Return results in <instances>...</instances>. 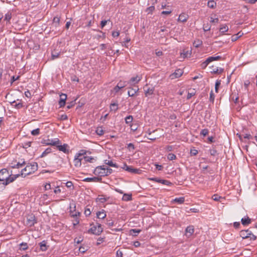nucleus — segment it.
Returning <instances> with one entry per match:
<instances>
[{
	"mask_svg": "<svg viewBox=\"0 0 257 257\" xmlns=\"http://www.w3.org/2000/svg\"><path fill=\"white\" fill-rule=\"evenodd\" d=\"M38 169V164L36 162L29 163L26 167L21 170V175L25 177L36 172Z\"/></svg>",
	"mask_w": 257,
	"mask_h": 257,
	"instance_id": "1",
	"label": "nucleus"
},
{
	"mask_svg": "<svg viewBox=\"0 0 257 257\" xmlns=\"http://www.w3.org/2000/svg\"><path fill=\"white\" fill-rule=\"evenodd\" d=\"M240 236L243 239L249 238L250 240H254L256 239V236L253 234L251 231L248 229L242 230L240 231Z\"/></svg>",
	"mask_w": 257,
	"mask_h": 257,
	"instance_id": "2",
	"label": "nucleus"
},
{
	"mask_svg": "<svg viewBox=\"0 0 257 257\" xmlns=\"http://www.w3.org/2000/svg\"><path fill=\"white\" fill-rule=\"evenodd\" d=\"M103 231V228L100 224L97 223L96 226L92 227L88 230V232L95 235H99Z\"/></svg>",
	"mask_w": 257,
	"mask_h": 257,
	"instance_id": "3",
	"label": "nucleus"
},
{
	"mask_svg": "<svg viewBox=\"0 0 257 257\" xmlns=\"http://www.w3.org/2000/svg\"><path fill=\"white\" fill-rule=\"evenodd\" d=\"M93 173L95 175L100 176L99 177L102 176H106V174L105 172V168L103 166H98L96 167V168L94 170Z\"/></svg>",
	"mask_w": 257,
	"mask_h": 257,
	"instance_id": "4",
	"label": "nucleus"
},
{
	"mask_svg": "<svg viewBox=\"0 0 257 257\" xmlns=\"http://www.w3.org/2000/svg\"><path fill=\"white\" fill-rule=\"evenodd\" d=\"M37 223V220L34 215L31 214L27 216L26 224L29 227L33 226Z\"/></svg>",
	"mask_w": 257,
	"mask_h": 257,
	"instance_id": "5",
	"label": "nucleus"
},
{
	"mask_svg": "<svg viewBox=\"0 0 257 257\" xmlns=\"http://www.w3.org/2000/svg\"><path fill=\"white\" fill-rule=\"evenodd\" d=\"M20 175H21V174H16V175H10L9 174V176H7L4 183H2V184L4 185H7L9 184V183L13 182L14 180H15L16 179V178H17Z\"/></svg>",
	"mask_w": 257,
	"mask_h": 257,
	"instance_id": "6",
	"label": "nucleus"
},
{
	"mask_svg": "<svg viewBox=\"0 0 257 257\" xmlns=\"http://www.w3.org/2000/svg\"><path fill=\"white\" fill-rule=\"evenodd\" d=\"M20 175H21V174H16V175H10L9 174V176H7L4 183H2V184L4 185H7L9 184V183L13 182L14 180H15L16 179V178H17Z\"/></svg>",
	"mask_w": 257,
	"mask_h": 257,
	"instance_id": "7",
	"label": "nucleus"
},
{
	"mask_svg": "<svg viewBox=\"0 0 257 257\" xmlns=\"http://www.w3.org/2000/svg\"><path fill=\"white\" fill-rule=\"evenodd\" d=\"M81 155H80V156L76 155L75 156L73 162L74 166L76 168L80 167L82 165V163H83V162H82L83 161V159Z\"/></svg>",
	"mask_w": 257,
	"mask_h": 257,
	"instance_id": "8",
	"label": "nucleus"
},
{
	"mask_svg": "<svg viewBox=\"0 0 257 257\" xmlns=\"http://www.w3.org/2000/svg\"><path fill=\"white\" fill-rule=\"evenodd\" d=\"M9 176V171L7 169H3L0 170V181L4 183L7 176Z\"/></svg>",
	"mask_w": 257,
	"mask_h": 257,
	"instance_id": "9",
	"label": "nucleus"
},
{
	"mask_svg": "<svg viewBox=\"0 0 257 257\" xmlns=\"http://www.w3.org/2000/svg\"><path fill=\"white\" fill-rule=\"evenodd\" d=\"M56 147L60 151H62L65 154L69 153V146L66 144H64L63 145H61V144L57 145Z\"/></svg>",
	"mask_w": 257,
	"mask_h": 257,
	"instance_id": "10",
	"label": "nucleus"
},
{
	"mask_svg": "<svg viewBox=\"0 0 257 257\" xmlns=\"http://www.w3.org/2000/svg\"><path fill=\"white\" fill-rule=\"evenodd\" d=\"M123 169L126 171L134 174H140L141 172V170L138 169L134 168L131 166H128L126 164H124Z\"/></svg>",
	"mask_w": 257,
	"mask_h": 257,
	"instance_id": "11",
	"label": "nucleus"
},
{
	"mask_svg": "<svg viewBox=\"0 0 257 257\" xmlns=\"http://www.w3.org/2000/svg\"><path fill=\"white\" fill-rule=\"evenodd\" d=\"M191 55V52L189 51H186L183 50L182 52L180 53V61H183L186 58L190 57Z\"/></svg>",
	"mask_w": 257,
	"mask_h": 257,
	"instance_id": "12",
	"label": "nucleus"
},
{
	"mask_svg": "<svg viewBox=\"0 0 257 257\" xmlns=\"http://www.w3.org/2000/svg\"><path fill=\"white\" fill-rule=\"evenodd\" d=\"M67 99V95L65 94L62 93L60 95V100L59 101V104L60 107H63L66 103V100Z\"/></svg>",
	"mask_w": 257,
	"mask_h": 257,
	"instance_id": "13",
	"label": "nucleus"
},
{
	"mask_svg": "<svg viewBox=\"0 0 257 257\" xmlns=\"http://www.w3.org/2000/svg\"><path fill=\"white\" fill-rule=\"evenodd\" d=\"M183 74V71L181 69H178L175 72L170 75V77L171 79H173L180 77Z\"/></svg>",
	"mask_w": 257,
	"mask_h": 257,
	"instance_id": "14",
	"label": "nucleus"
},
{
	"mask_svg": "<svg viewBox=\"0 0 257 257\" xmlns=\"http://www.w3.org/2000/svg\"><path fill=\"white\" fill-rule=\"evenodd\" d=\"M144 89L146 96H148L153 94L154 91V87H148L147 85L144 86Z\"/></svg>",
	"mask_w": 257,
	"mask_h": 257,
	"instance_id": "15",
	"label": "nucleus"
},
{
	"mask_svg": "<svg viewBox=\"0 0 257 257\" xmlns=\"http://www.w3.org/2000/svg\"><path fill=\"white\" fill-rule=\"evenodd\" d=\"M85 182H101L102 179L101 177H94L92 178H86L83 180Z\"/></svg>",
	"mask_w": 257,
	"mask_h": 257,
	"instance_id": "16",
	"label": "nucleus"
},
{
	"mask_svg": "<svg viewBox=\"0 0 257 257\" xmlns=\"http://www.w3.org/2000/svg\"><path fill=\"white\" fill-rule=\"evenodd\" d=\"M17 100L19 101L18 103H17L15 100L10 102V103H11V105L14 106L17 109H20L22 108L24 106L23 105V103H22L21 100H19V99H18Z\"/></svg>",
	"mask_w": 257,
	"mask_h": 257,
	"instance_id": "17",
	"label": "nucleus"
},
{
	"mask_svg": "<svg viewBox=\"0 0 257 257\" xmlns=\"http://www.w3.org/2000/svg\"><path fill=\"white\" fill-rule=\"evenodd\" d=\"M141 77L137 76L136 77H133L131 78V79L130 80L128 83H129L130 85L135 84L136 83H138L141 80Z\"/></svg>",
	"mask_w": 257,
	"mask_h": 257,
	"instance_id": "18",
	"label": "nucleus"
},
{
	"mask_svg": "<svg viewBox=\"0 0 257 257\" xmlns=\"http://www.w3.org/2000/svg\"><path fill=\"white\" fill-rule=\"evenodd\" d=\"M61 142L58 139H56L54 140H48V142L46 143L47 145L57 146V145L60 144Z\"/></svg>",
	"mask_w": 257,
	"mask_h": 257,
	"instance_id": "19",
	"label": "nucleus"
},
{
	"mask_svg": "<svg viewBox=\"0 0 257 257\" xmlns=\"http://www.w3.org/2000/svg\"><path fill=\"white\" fill-rule=\"evenodd\" d=\"M189 16L185 13H182L179 15L178 21L181 22H185L187 21Z\"/></svg>",
	"mask_w": 257,
	"mask_h": 257,
	"instance_id": "20",
	"label": "nucleus"
},
{
	"mask_svg": "<svg viewBox=\"0 0 257 257\" xmlns=\"http://www.w3.org/2000/svg\"><path fill=\"white\" fill-rule=\"evenodd\" d=\"M241 222L242 225L246 226L248 225L251 223V219L248 217L242 218L241 219Z\"/></svg>",
	"mask_w": 257,
	"mask_h": 257,
	"instance_id": "21",
	"label": "nucleus"
},
{
	"mask_svg": "<svg viewBox=\"0 0 257 257\" xmlns=\"http://www.w3.org/2000/svg\"><path fill=\"white\" fill-rule=\"evenodd\" d=\"M96 216L98 218L104 219L105 218L106 214L104 210H102L101 211H98L96 213Z\"/></svg>",
	"mask_w": 257,
	"mask_h": 257,
	"instance_id": "22",
	"label": "nucleus"
},
{
	"mask_svg": "<svg viewBox=\"0 0 257 257\" xmlns=\"http://www.w3.org/2000/svg\"><path fill=\"white\" fill-rule=\"evenodd\" d=\"M108 197L105 198L103 195H99L98 197L96 199V201H99L101 203H104L108 199Z\"/></svg>",
	"mask_w": 257,
	"mask_h": 257,
	"instance_id": "23",
	"label": "nucleus"
},
{
	"mask_svg": "<svg viewBox=\"0 0 257 257\" xmlns=\"http://www.w3.org/2000/svg\"><path fill=\"white\" fill-rule=\"evenodd\" d=\"M221 57L220 56H211V57H209L208 58H207V62H209V63L213 61H216V60H219L220 59H221Z\"/></svg>",
	"mask_w": 257,
	"mask_h": 257,
	"instance_id": "24",
	"label": "nucleus"
},
{
	"mask_svg": "<svg viewBox=\"0 0 257 257\" xmlns=\"http://www.w3.org/2000/svg\"><path fill=\"white\" fill-rule=\"evenodd\" d=\"M228 27L226 25H222L220 26L219 31L222 34H224L225 32H227Z\"/></svg>",
	"mask_w": 257,
	"mask_h": 257,
	"instance_id": "25",
	"label": "nucleus"
},
{
	"mask_svg": "<svg viewBox=\"0 0 257 257\" xmlns=\"http://www.w3.org/2000/svg\"><path fill=\"white\" fill-rule=\"evenodd\" d=\"M207 6L209 8L214 9L216 6V2L213 0L209 1L207 3Z\"/></svg>",
	"mask_w": 257,
	"mask_h": 257,
	"instance_id": "26",
	"label": "nucleus"
},
{
	"mask_svg": "<svg viewBox=\"0 0 257 257\" xmlns=\"http://www.w3.org/2000/svg\"><path fill=\"white\" fill-rule=\"evenodd\" d=\"M185 201V198L184 197L179 198H176L172 202H176L178 204H183Z\"/></svg>",
	"mask_w": 257,
	"mask_h": 257,
	"instance_id": "27",
	"label": "nucleus"
},
{
	"mask_svg": "<svg viewBox=\"0 0 257 257\" xmlns=\"http://www.w3.org/2000/svg\"><path fill=\"white\" fill-rule=\"evenodd\" d=\"M104 164H105L106 165H107L110 167H115L116 168H118V165L115 163H113V162L112 161L105 160Z\"/></svg>",
	"mask_w": 257,
	"mask_h": 257,
	"instance_id": "28",
	"label": "nucleus"
},
{
	"mask_svg": "<svg viewBox=\"0 0 257 257\" xmlns=\"http://www.w3.org/2000/svg\"><path fill=\"white\" fill-rule=\"evenodd\" d=\"M194 231V229L193 226H189L186 229V232L187 233H189V235H191Z\"/></svg>",
	"mask_w": 257,
	"mask_h": 257,
	"instance_id": "29",
	"label": "nucleus"
},
{
	"mask_svg": "<svg viewBox=\"0 0 257 257\" xmlns=\"http://www.w3.org/2000/svg\"><path fill=\"white\" fill-rule=\"evenodd\" d=\"M122 200L125 201H131L132 200V194H124L122 198Z\"/></svg>",
	"mask_w": 257,
	"mask_h": 257,
	"instance_id": "30",
	"label": "nucleus"
},
{
	"mask_svg": "<svg viewBox=\"0 0 257 257\" xmlns=\"http://www.w3.org/2000/svg\"><path fill=\"white\" fill-rule=\"evenodd\" d=\"M95 132L97 134V135L100 136H102L104 134V131L103 130V128L102 126H98L96 128Z\"/></svg>",
	"mask_w": 257,
	"mask_h": 257,
	"instance_id": "31",
	"label": "nucleus"
},
{
	"mask_svg": "<svg viewBox=\"0 0 257 257\" xmlns=\"http://www.w3.org/2000/svg\"><path fill=\"white\" fill-rule=\"evenodd\" d=\"M26 164V163L24 161L22 162H18L17 164L12 165L11 167L13 168H19L20 167H23L24 165Z\"/></svg>",
	"mask_w": 257,
	"mask_h": 257,
	"instance_id": "32",
	"label": "nucleus"
},
{
	"mask_svg": "<svg viewBox=\"0 0 257 257\" xmlns=\"http://www.w3.org/2000/svg\"><path fill=\"white\" fill-rule=\"evenodd\" d=\"M40 249L42 251H45L47 249V247L46 245V242L45 241H43L40 243Z\"/></svg>",
	"mask_w": 257,
	"mask_h": 257,
	"instance_id": "33",
	"label": "nucleus"
},
{
	"mask_svg": "<svg viewBox=\"0 0 257 257\" xmlns=\"http://www.w3.org/2000/svg\"><path fill=\"white\" fill-rule=\"evenodd\" d=\"M242 34H243L242 33H241V32H239L236 35H233L231 37V40H232V41H236L239 37H240L242 36Z\"/></svg>",
	"mask_w": 257,
	"mask_h": 257,
	"instance_id": "34",
	"label": "nucleus"
},
{
	"mask_svg": "<svg viewBox=\"0 0 257 257\" xmlns=\"http://www.w3.org/2000/svg\"><path fill=\"white\" fill-rule=\"evenodd\" d=\"M196 93V91L195 89H191L189 92H188L187 96V99H190L192 96L195 95Z\"/></svg>",
	"mask_w": 257,
	"mask_h": 257,
	"instance_id": "35",
	"label": "nucleus"
},
{
	"mask_svg": "<svg viewBox=\"0 0 257 257\" xmlns=\"http://www.w3.org/2000/svg\"><path fill=\"white\" fill-rule=\"evenodd\" d=\"M202 44V42L201 40L199 39H196L194 41L193 43V45L196 48L199 47Z\"/></svg>",
	"mask_w": 257,
	"mask_h": 257,
	"instance_id": "36",
	"label": "nucleus"
},
{
	"mask_svg": "<svg viewBox=\"0 0 257 257\" xmlns=\"http://www.w3.org/2000/svg\"><path fill=\"white\" fill-rule=\"evenodd\" d=\"M139 90L138 88H132L131 90L128 91L127 93L129 96H133Z\"/></svg>",
	"mask_w": 257,
	"mask_h": 257,
	"instance_id": "37",
	"label": "nucleus"
},
{
	"mask_svg": "<svg viewBox=\"0 0 257 257\" xmlns=\"http://www.w3.org/2000/svg\"><path fill=\"white\" fill-rule=\"evenodd\" d=\"M117 105V104L115 103H111L110 105V110L116 111L118 109Z\"/></svg>",
	"mask_w": 257,
	"mask_h": 257,
	"instance_id": "38",
	"label": "nucleus"
},
{
	"mask_svg": "<svg viewBox=\"0 0 257 257\" xmlns=\"http://www.w3.org/2000/svg\"><path fill=\"white\" fill-rule=\"evenodd\" d=\"M53 22L55 24V26L57 27L59 25L60 23V17H55L53 18Z\"/></svg>",
	"mask_w": 257,
	"mask_h": 257,
	"instance_id": "39",
	"label": "nucleus"
},
{
	"mask_svg": "<svg viewBox=\"0 0 257 257\" xmlns=\"http://www.w3.org/2000/svg\"><path fill=\"white\" fill-rule=\"evenodd\" d=\"M52 149L50 148L46 149L42 154L41 157H44L51 152Z\"/></svg>",
	"mask_w": 257,
	"mask_h": 257,
	"instance_id": "40",
	"label": "nucleus"
},
{
	"mask_svg": "<svg viewBox=\"0 0 257 257\" xmlns=\"http://www.w3.org/2000/svg\"><path fill=\"white\" fill-rule=\"evenodd\" d=\"M117 85L121 89L127 85V82L126 81H119Z\"/></svg>",
	"mask_w": 257,
	"mask_h": 257,
	"instance_id": "41",
	"label": "nucleus"
},
{
	"mask_svg": "<svg viewBox=\"0 0 257 257\" xmlns=\"http://www.w3.org/2000/svg\"><path fill=\"white\" fill-rule=\"evenodd\" d=\"M133 120V117L132 115H128L126 116L125 118V123L127 124L131 123Z\"/></svg>",
	"mask_w": 257,
	"mask_h": 257,
	"instance_id": "42",
	"label": "nucleus"
},
{
	"mask_svg": "<svg viewBox=\"0 0 257 257\" xmlns=\"http://www.w3.org/2000/svg\"><path fill=\"white\" fill-rule=\"evenodd\" d=\"M167 158L168 160H169L170 161H172V160H175L176 159V156L174 154L170 153L168 154V155L167 156Z\"/></svg>",
	"mask_w": 257,
	"mask_h": 257,
	"instance_id": "43",
	"label": "nucleus"
},
{
	"mask_svg": "<svg viewBox=\"0 0 257 257\" xmlns=\"http://www.w3.org/2000/svg\"><path fill=\"white\" fill-rule=\"evenodd\" d=\"M83 159L85 162H92L94 159L91 156H85Z\"/></svg>",
	"mask_w": 257,
	"mask_h": 257,
	"instance_id": "44",
	"label": "nucleus"
},
{
	"mask_svg": "<svg viewBox=\"0 0 257 257\" xmlns=\"http://www.w3.org/2000/svg\"><path fill=\"white\" fill-rule=\"evenodd\" d=\"M70 214H71L72 217H77L78 216H79L80 214V213L79 211H76L75 210H74V211H70Z\"/></svg>",
	"mask_w": 257,
	"mask_h": 257,
	"instance_id": "45",
	"label": "nucleus"
},
{
	"mask_svg": "<svg viewBox=\"0 0 257 257\" xmlns=\"http://www.w3.org/2000/svg\"><path fill=\"white\" fill-rule=\"evenodd\" d=\"M141 230L140 229H132L130 230V232L131 234H133L134 236H136V233H139Z\"/></svg>",
	"mask_w": 257,
	"mask_h": 257,
	"instance_id": "46",
	"label": "nucleus"
},
{
	"mask_svg": "<svg viewBox=\"0 0 257 257\" xmlns=\"http://www.w3.org/2000/svg\"><path fill=\"white\" fill-rule=\"evenodd\" d=\"M209 64V62H207V59H206L204 62L201 64L200 66L202 69H205Z\"/></svg>",
	"mask_w": 257,
	"mask_h": 257,
	"instance_id": "47",
	"label": "nucleus"
},
{
	"mask_svg": "<svg viewBox=\"0 0 257 257\" xmlns=\"http://www.w3.org/2000/svg\"><path fill=\"white\" fill-rule=\"evenodd\" d=\"M86 151L85 150H81L79 151V152L78 153H77L75 155L79 156V155H80V156L81 155L82 157V158H84V157H85L84 155L86 154Z\"/></svg>",
	"mask_w": 257,
	"mask_h": 257,
	"instance_id": "48",
	"label": "nucleus"
},
{
	"mask_svg": "<svg viewBox=\"0 0 257 257\" xmlns=\"http://www.w3.org/2000/svg\"><path fill=\"white\" fill-rule=\"evenodd\" d=\"M212 198L214 200V201H219L220 199H222V197L220 196H219L217 194H214L212 196Z\"/></svg>",
	"mask_w": 257,
	"mask_h": 257,
	"instance_id": "49",
	"label": "nucleus"
},
{
	"mask_svg": "<svg viewBox=\"0 0 257 257\" xmlns=\"http://www.w3.org/2000/svg\"><path fill=\"white\" fill-rule=\"evenodd\" d=\"M31 134L33 136H37L40 134V129L39 128L33 130L31 132Z\"/></svg>",
	"mask_w": 257,
	"mask_h": 257,
	"instance_id": "50",
	"label": "nucleus"
},
{
	"mask_svg": "<svg viewBox=\"0 0 257 257\" xmlns=\"http://www.w3.org/2000/svg\"><path fill=\"white\" fill-rule=\"evenodd\" d=\"M155 10V7L152 6L146 9V12H148V14H151Z\"/></svg>",
	"mask_w": 257,
	"mask_h": 257,
	"instance_id": "51",
	"label": "nucleus"
},
{
	"mask_svg": "<svg viewBox=\"0 0 257 257\" xmlns=\"http://www.w3.org/2000/svg\"><path fill=\"white\" fill-rule=\"evenodd\" d=\"M208 130L206 128L203 129L201 130L200 132V135L203 136L204 137L207 136L208 134Z\"/></svg>",
	"mask_w": 257,
	"mask_h": 257,
	"instance_id": "52",
	"label": "nucleus"
},
{
	"mask_svg": "<svg viewBox=\"0 0 257 257\" xmlns=\"http://www.w3.org/2000/svg\"><path fill=\"white\" fill-rule=\"evenodd\" d=\"M148 179L151 181H153L156 182L161 183L162 179H161L159 178H149Z\"/></svg>",
	"mask_w": 257,
	"mask_h": 257,
	"instance_id": "53",
	"label": "nucleus"
},
{
	"mask_svg": "<svg viewBox=\"0 0 257 257\" xmlns=\"http://www.w3.org/2000/svg\"><path fill=\"white\" fill-rule=\"evenodd\" d=\"M11 18H12L11 13H8L7 14H6L5 15V20L7 21H9L11 19Z\"/></svg>",
	"mask_w": 257,
	"mask_h": 257,
	"instance_id": "54",
	"label": "nucleus"
},
{
	"mask_svg": "<svg viewBox=\"0 0 257 257\" xmlns=\"http://www.w3.org/2000/svg\"><path fill=\"white\" fill-rule=\"evenodd\" d=\"M161 184H164V185H167V186H170V185H171L172 184V183L170 182V181H168V180L162 179V180H161Z\"/></svg>",
	"mask_w": 257,
	"mask_h": 257,
	"instance_id": "55",
	"label": "nucleus"
},
{
	"mask_svg": "<svg viewBox=\"0 0 257 257\" xmlns=\"http://www.w3.org/2000/svg\"><path fill=\"white\" fill-rule=\"evenodd\" d=\"M75 104V102L74 101H71L70 102H68L67 103V108L68 109H70L71 107H72L73 106H74Z\"/></svg>",
	"mask_w": 257,
	"mask_h": 257,
	"instance_id": "56",
	"label": "nucleus"
},
{
	"mask_svg": "<svg viewBox=\"0 0 257 257\" xmlns=\"http://www.w3.org/2000/svg\"><path fill=\"white\" fill-rule=\"evenodd\" d=\"M21 247L23 250H26L28 248V246L27 243H22L21 244Z\"/></svg>",
	"mask_w": 257,
	"mask_h": 257,
	"instance_id": "57",
	"label": "nucleus"
},
{
	"mask_svg": "<svg viewBox=\"0 0 257 257\" xmlns=\"http://www.w3.org/2000/svg\"><path fill=\"white\" fill-rule=\"evenodd\" d=\"M220 85V81H217L215 83V90L216 92H218V87Z\"/></svg>",
	"mask_w": 257,
	"mask_h": 257,
	"instance_id": "58",
	"label": "nucleus"
},
{
	"mask_svg": "<svg viewBox=\"0 0 257 257\" xmlns=\"http://www.w3.org/2000/svg\"><path fill=\"white\" fill-rule=\"evenodd\" d=\"M210 22L212 23H218L219 22L218 18H213L212 17L210 18Z\"/></svg>",
	"mask_w": 257,
	"mask_h": 257,
	"instance_id": "59",
	"label": "nucleus"
},
{
	"mask_svg": "<svg viewBox=\"0 0 257 257\" xmlns=\"http://www.w3.org/2000/svg\"><path fill=\"white\" fill-rule=\"evenodd\" d=\"M87 250V249L83 246H81L79 248V251L82 253H84Z\"/></svg>",
	"mask_w": 257,
	"mask_h": 257,
	"instance_id": "60",
	"label": "nucleus"
},
{
	"mask_svg": "<svg viewBox=\"0 0 257 257\" xmlns=\"http://www.w3.org/2000/svg\"><path fill=\"white\" fill-rule=\"evenodd\" d=\"M105 172H106V176H108L109 175V174H111L112 172V170L111 169H110V168H105Z\"/></svg>",
	"mask_w": 257,
	"mask_h": 257,
	"instance_id": "61",
	"label": "nucleus"
},
{
	"mask_svg": "<svg viewBox=\"0 0 257 257\" xmlns=\"http://www.w3.org/2000/svg\"><path fill=\"white\" fill-rule=\"evenodd\" d=\"M20 76H18L17 77H15V76H13L12 78H11V84H12L14 81L19 79Z\"/></svg>",
	"mask_w": 257,
	"mask_h": 257,
	"instance_id": "62",
	"label": "nucleus"
},
{
	"mask_svg": "<svg viewBox=\"0 0 257 257\" xmlns=\"http://www.w3.org/2000/svg\"><path fill=\"white\" fill-rule=\"evenodd\" d=\"M84 214L86 216H89L91 214V211L88 208H86L84 211Z\"/></svg>",
	"mask_w": 257,
	"mask_h": 257,
	"instance_id": "63",
	"label": "nucleus"
},
{
	"mask_svg": "<svg viewBox=\"0 0 257 257\" xmlns=\"http://www.w3.org/2000/svg\"><path fill=\"white\" fill-rule=\"evenodd\" d=\"M68 119V117L66 114H62L60 116L59 119L61 120H67Z\"/></svg>",
	"mask_w": 257,
	"mask_h": 257,
	"instance_id": "64",
	"label": "nucleus"
}]
</instances>
